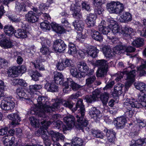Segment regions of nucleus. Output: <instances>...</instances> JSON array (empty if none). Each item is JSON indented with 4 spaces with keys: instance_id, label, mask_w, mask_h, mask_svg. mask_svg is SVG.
<instances>
[{
    "instance_id": "1",
    "label": "nucleus",
    "mask_w": 146,
    "mask_h": 146,
    "mask_svg": "<svg viewBox=\"0 0 146 146\" xmlns=\"http://www.w3.org/2000/svg\"><path fill=\"white\" fill-rule=\"evenodd\" d=\"M73 112L77 111V114L76 116L77 119L76 121L75 122L74 117L69 115L64 117V120L69 128H71L74 125L80 129H81L84 131V129L89 131L90 130V128L88 126V121L84 119V116L85 114V110L84 106L83 103V100L79 99L78 100L75 108H74L72 110Z\"/></svg>"
},
{
    "instance_id": "2",
    "label": "nucleus",
    "mask_w": 146,
    "mask_h": 146,
    "mask_svg": "<svg viewBox=\"0 0 146 146\" xmlns=\"http://www.w3.org/2000/svg\"><path fill=\"white\" fill-rule=\"evenodd\" d=\"M136 72L137 71L135 70H132L129 72L126 70L121 72H118L115 74L116 77L115 79V80L117 82L119 81L123 78V76L125 75V76L126 78L125 79L129 80V81L126 83L125 85L127 86H127L129 87L135 80Z\"/></svg>"
},
{
    "instance_id": "3",
    "label": "nucleus",
    "mask_w": 146,
    "mask_h": 146,
    "mask_svg": "<svg viewBox=\"0 0 146 146\" xmlns=\"http://www.w3.org/2000/svg\"><path fill=\"white\" fill-rule=\"evenodd\" d=\"M106 8L110 13L119 14L123 11L124 6L119 1H113L107 4Z\"/></svg>"
},
{
    "instance_id": "4",
    "label": "nucleus",
    "mask_w": 146,
    "mask_h": 146,
    "mask_svg": "<svg viewBox=\"0 0 146 146\" xmlns=\"http://www.w3.org/2000/svg\"><path fill=\"white\" fill-rule=\"evenodd\" d=\"M13 100L14 99L11 96L5 97L2 101L0 107L2 110L5 111L12 110L15 107V103Z\"/></svg>"
},
{
    "instance_id": "5",
    "label": "nucleus",
    "mask_w": 146,
    "mask_h": 146,
    "mask_svg": "<svg viewBox=\"0 0 146 146\" xmlns=\"http://www.w3.org/2000/svg\"><path fill=\"white\" fill-rule=\"evenodd\" d=\"M41 123L42 125L37 131V136L41 135V137L43 140L48 139L50 134L47 131V129L50 125V122L49 121H42L41 122Z\"/></svg>"
},
{
    "instance_id": "6",
    "label": "nucleus",
    "mask_w": 146,
    "mask_h": 146,
    "mask_svg": "<svg viewBox=\"0 0 146 146\" xmlns=\"http://www.w3.org/2000/svg\"><path fill=\"white\" fill-rule=\"evenodd\" d=\"M0 46L3 48H10L13 46V43L5 34L0 35Z\"/></svg>"
},
{
    "instance_id": "7",
    "label": "nucleus",
    "mask_w": 146,
    "mask_h": 146,
    "mask_svg": "<svg viewBox=\"0 0 146 146\" xmlns=\"http://www.w3.org/2000/svg\"><path fill=\"white\" fill-rule=\"evenodd\" d=\"M66 47L64 41L61 39H57L54 42L53 47L55 52H61L66 49Z\"/></svg>"
},
{
    "instance_id": "8",
    "label": "nucleus",
    "mask_w": 146,
    "mask_h": 146,
    "mask_svg": "<svg viewBox=\"0 0 146 146\" xmlns=\"http://www.w3.org/2000/svg\"><path fill=\"white\" fill-rule=\"evenodd\" d=\"M47 99L45 97L43 96H39L37 99V111L38 110V109H39L40 111L43 112H46L45 109L48 106L46 105V102H47Z\"/></svg>"
},
{
    "instance_id": "9",
    "label": "nucleus",
    "mask_w": 146,
    "mask_h": 146,
    "mask_svg": "<svg viewBox=\"0 0 146 146\" xmlns=\"http://www.w3.org/2000/svg\"><path fill=\"white\" fill-rule=\"evenodd\" d=\"M52 101L53 102H54L52 106L48 105L47 108L45 109L46 112H51L54 111L60 108V106L62 104V100L58 99H53Z\"/></svg>"
},
{
    "instance_id": "10",
    "label": "nucleus",
    "mask_w": 146,
    "mask_h": 146,
    "mask_svg": "<svg viewBox=\"0 0 146 146\" xmlns=\"http://www.w3.org/2000/svg\"><path fill=\"white\" fill-rule=\"evenodd\" d=\"M103 131L106 133L108 142L110 143H113L116 138V133L115 131L112 129H108L106 127L104 128Z\"/></svg>"
},
{
    "instance_id": "11",
    "label": "nucleus",
    "mask_w": 146,
    "mask_h": 146,
    "mask_svg": "<svg viewBox=\"0 0 146 146\" xmlns=\"http://www.w3.org/2000/svg\"><path fill=\"white\" fill-rule=\"evenodd\" d=\"M141 104L136 101L134 99H130L129 102H124L123 106L127 110H132V108H139Z\"/></svg>"
},
{
    "instance_id": "12",
    "label": "nucleus",
    "mask_w": 146,
    "mask_h": 146,
    "mask_svg": "<svg viewBox=\"0 0 146 146\" xmlns=\"http://www.w3.org/2000/svg\"><path fill=\"white\" fill-rule=\"evenodd\" d=\"M19 27L21 29H17L15 31L14 35L15 37L18 38H24L27 37L26 29L27 28L25 24Z\"/></svg>"
},
{
    "instance_id": "13",
    "label": "nucleus",
    "mask_w": 146,
    "mask_h": 146,
    "mask_svg": "<svg viewBox=\"0 0 146 146\" xmlns=\"http://www.w3.org/2000/svg\"><path fill=\"white\" fill-rule=\"evenodd\" d=\"M31 114L34 115L29 118L30 123L32 126L36 128V104H34V106L32 107L31 108Z\"/></svg>"
},
{
    "instance_id": "14",
    "label": "nucleus",
    "mask_w": 146,
    "mask_h": 146,
    "mask_svg": "<svg viewBox=\"0 0 146 146\" xmlns=\"http://www.w3.org/2000/svg\"><path fill=\"white\" fill-rule=\"evenodd\" d=\"M114 123L116 128L121 129L125 127L127 123V119L123 116L117 117L114 120Z\"/></svg>"
},
{
    "instance_id": "15",
    "label": "nucleus",
    "mask_w": 146,
    "mask_h": 146,
    "mask_svg": "<svg viewBox=\"0 0 146 146\" xmlns=\"http://www.w3.org/2000/svg\"><path fill=\"white\" fill-rule=\"evenodd\" d=\"M100 91L96 90L92 92V95H87L85 97V99L87 102L91 103L93 102L98 100L100 97Z\"/></svg>"
},
{
    "instance_id": "16",
    "label": "nucleus",
    "mask_w": 146,
    "mask_h": 146,
    "mask_svg": "<svg viewBox=\"0 0 146 146\" xmlns=\"http://www.w3.org/2000/svg\"><path fill=\"white\" fill-rule=\"evenodd\" d=\"M89 115L92 118L99 121L102 117L100 111L95 107H92L90 109L89 113Z\"/></svg>"
},
{
    "instance_id": "17",
    "label": "nucleus",
    "mask_w": 146,
    "mask_h": 146,
    "mask_svg": "<svg viewBox=\"0 0 146 146\" xmlns=\"http://www.w3.org/2000/svg\"><path fill=\"white\" fill-rule=\"evenodd\" d=\"M90 63L92 65H95L98 67V68L108 69V62L104 59L97 60L95 64L93 61H89Z\"/></svg>"
},
{
    "instance_id": "18",
    "label": "nucleus",
    "mask_w": 146,
    "mask_h": 146,
    "mask_svg": "<svg viewBox=\"0 0 146 146\" xmlns=\"http://www.w3.org/2000/svg\"><path fill=\"white\" fill-rule=\"evenodd\" d=\"M104 56L106 58H111L114 55L113 50L109 46H105L102 49Z\"/></svg>"
},
{
    "instance_id": "19",
    "label": "nucleus",
    "mask_w": 146,
    "mask_h": 146,
    "mask_svg": "<svg viewBox=\"0 0 146 146\" xmlns=\"http://www.w3.org/2000/svg\"><path fill=\"white\" fill-rule=\"evenodd\" d=\"M99 52V50L96 47L92 46H88L86 50L87 53L93 58L97 57Z\"/></svg>"
},
{
    "instance_id": "20",
    "label": "nucleus",
    "mask_w": 146,
    "mask_h": 146,
    "mask_svg": "<svg viewBox=\"0 0 146 146\" xmlns=\"http://www.w3.org/2000/svg\"><path fill=\"white\" fill-rule=\"evenodd\" d=\"M50 134L53 142L58 141L59 140L62 141H63L64 140V136L62 133L58 132H54L53 131L51 130L50 132Z\"/></svg>"
},
{
    "instance_id": "21",
    "label": "nucleus",
    "mask_w": 146,
    "mask_h": 146,
    "mask_svg": "<svg viewBox=\"0 0 146 146\" xmlns=\"http://www.w3.org/2000/svg\"><path fill=\"white\" fill-rule=\"evenodd\" d=\"M7 117L10 120L12 121L13 125H18L21 121V118L17 113H14L9 115Z\"/></svg>"
},
{
    "instance_id": "22",
    "label": "nucleus",
    "mask_w": 146,
    "mask_h": 146,
    "mask_svg": "<svg viewBox=\"0 0 146 146\" xmlns=\"http://www.w3.org/2000/svg\"><path fill=\"white\" fill-rule=\"evenodd\" d=\"M17 94L20 98H24L28 100L29 101L30 97V94L29 93H26L24 90L21 88H18L16 90Z\"/></svg>"
},
{
    "instance_id": "23",
    "label": "nucleus",
    "mask_w": 146,
    "mask_h": 146,
    "mask_svg": "<svg viewBox=\"0 0 146 146\" xmlns=\"http://www.w3.org/2000/svg\"><path fill=\"white\" fill-rule=\"evenodd\" d=\"M44 87L48 91L53 92H58V86L53 82L46 83Z\"/></svg>"
},
{
    "instance_id": "24",
    "label": "nucleus",
    "mask_w": 146,
    "mask_h": 146,
    "mask_svg": "<svg viewBox=\"0 0 146 146\" xmlns=\"http://www.w3.org/2000/svg\"><path fill=\"white\" fill-rule=\"evenodd\" d=\"M26 20L28 22L32 23H35L36 21V15L35 13L30 11L25 15Z\"/></svg>"
},
{
    "instance_id": "25",
    "label": "nucleus",
    "mask_w": 146,
    "mask_h": 146,
    "mask_svg": "<svg viewBox=\"0 0 146 146\" xmlns=\"http://www.w3.org/2000/svg\"><path fill=\"white\" fill-rule=\"evenodd\" d=\"M90 35L92 38L96 41L100 42L103 40V36L98 31L94 29L91 30Z\"/></svg>"
},
{
    "instance_id": "26",
    "label": "nucleus",
    "mask_w": 146,
    "mask_h": 146,
    "mask_svg": "<svg viewBox=\"0 0 146 146\" xmlns=\"http://www.w3.org/2000/svg\"><path fill=\"white\" fill-rule=\"evenodd\" d=\"M77 67L79 70L81 72L86 73L89 70V68L86 63L84 61L78 62Z\"/></svg>"
},
{
    "instance_id": "27",
    "label": "nucleus",
    "mask_w": 146,
    "mask_h": 146,
    "mask_svg": "<svg viewBox=\"0 0 146 146\" xmlns=\"http://www.w3.org/2000/svg\"><path fill=\"white\" fill-rule=\"evenodd\" d=\"M112 29V33L111 32L109 34V36H107L108 38L112 41L115 39V36L114 34L120 32V29L119 27L117 25H116L113 27L111 28Z\"/></svg>"
},
{
    "instance_id": "28",
    "label": "nucleus",
    "mask_w": 146,
    "mask_h": 146,
    "mask_svg": "<svg viewBox=\"0 0 146 146\" xmlns=\"http://www.w3.org/2000/svg\"><path fill=\"white\" fill-rule=\"evenodd\" d=\"M77 7L74 4H72L70 7V10L73 12L72 15L74 17L76 18H80L82 15L80 13V11L77 10Z\"/></svg>"
},
{
    "instance_id": "29",
    "label": "nucleus",
    "mask_w": 146,
    "mask_h": 146,
    "mask_svg": "<svg viewBox=\"0 0 146 146\" xmlns=\"http://www.w3.org/2000/svg\"><path fill=\"white\" fill-rule=\"evenodd\" d=\"M3 143L5 146H11L14 142L15 137L12 136H4Z\"/></svg>"
},
{
    "instance_id": "30",
    "label": "nucleus",
    "mask_w": 146,
    "mask_h": 146,
    "mask_svg": "<svg viewBox=\"0 0 146 146\" xmlns=\"http://www.w3.org/2000/svg\"><path fill=\"white\" fill-rule=\"evenodd\" d=\"M95 19V15L92 13L90 14L87 16L86 20V22L88 25L93 27L94 25Z\"/></svg>"
},
{
    "instance_id": "31",
    "label": "nucleus",
    "mask_w": 146,
    "mask_h": 146,
    "mask_svg": "<svg viewBox=\"0 0 146 146\" xmlns=\"http://www.w3.org/2000/svg\"><path fill=\"white\" fill-rule=\"evenodd\" d=\"M75 29L77 31H81L84 27V23L82 20L75 21L72 23Z\"/></svg>"
},
{
    "instance_id": "32",
    "label": "nucleus",
    "mask_w": 146,
    "mask_h": 146,
    "mask_svg": "<svg viewBox=\"0 0 146 146\" xmlns=\"http://www.w3.org/2000/svg\"><path fill=\"white\" fill-rule=\"evenodd\" d=\"M54 82L57 84H62L63 82V76L62 74L60 72L56 73L54 76Z\"/></svg>"
},
{
    "instance_id": "33",
    "label": "nucleus",
    "mask_w": 146,
    "mask_h": 146,
    "mask_svg": "<svg viewBox=\"0 0 146 146\" xmlns=\"http://www.w3.org/2000/svg\"><path fill=\"white\" fill-rule=\"evenodd\" d=\"M4 31L5 34L8 36H11L14 33L15 30L14 27L11 25H5L4 28Z\"/></svg>"
},
{
    "instance_id": "34",
    "label": "nucleus",
    "mask_w": 146,
    "mask_h": 146,
    "mask_svg": "<svg viewBox=\"0 0 146 146\" xmlns=\"http://www.w3.org/2000/svg\"><path fill=\"white\" fill-rule=\"evenodd\" d=\"M123 86V85L121 84H117L114 87L113 94H115L117 96L121 95L122 93V89Z\"/></svg>"
},
{
    "instance_id": "35",
    "label": "nucleus",
    "mask_w": 146,
    "mask_h": 146,
    "mask_svg": "<svg viewBox=\"0 0 146 146\" xmlns=\"http://www.w3.org/2000/svg\"><path fill=\"white\" fill-rule=\"evenodd\" d=\"M121 18L122 19V22H126L131 21L132 17L131 14L129 12H126L124 13L120 16Z\"/></svg>"
},
{
    "instance_id": "36",
    "label": "nucleus",
    "mask_w": 146,
    "mask_h": 146,
    "mask_svg": "<svg viewBox=\"0 0 146 146\" xmlns=\"http://www.w3.org/2000/svg\"><path fill=\"white\" fill-rule=\"evenodd\" d=\"M67 81L69 85L70 86L72 89L74 91L77 90L81 88L80 85L74 82L70 78H68Z\"/></svg>"
},
{
    "instance_id": "37",
    "label": "nucleus",
    "mask_w": 146,
    "mask_h": 146,
    "mask_svg": "<svg viewBox=\"0 0 146 146\" xmlns=\"http://www.w3.org/2000/svg\"><path fill=\"white\" fill-rule=\"evenodd\" d=\"M108 69L98 68L96 72V76L98 78H102L107 74Z\"/></svg>"
},
{
    "instance_id": "38",
    "label": "nucleus",
    "mask_w": 146,
    "mask_h": 146,
    "mask_svg": "<svg viewBox=\"0 0 146 146\" xmlns=\"http://www.w3.org/2000/svg\"><path fill=\"white\" fill-rule=\"evenodd\" d=\"M88 76V78L86 79L85 85L91 87L92 86V84L96 81V78L95 76Z\"/></svg>"
},
{
    "instance_id": "39",
    "label": "nucleus",
    "mask_w": 146,
    "mask_h": 146,
    "mask_svg": "<svg viewBox=\"0 0 146 146\" xmlns=\"http://www.w3.org/2000/svg\"><path fill=\"white\" fill-rule=\"evenodd\" d=\"M98 27L99 31L104 35H109L108 33L110 34L111 33V29L108 26L106 27L102 25H99Z\"/></svg>"
},
{
    "instance_id": "40",
    "label": "nucleus",
    "mask_w": 146,
    "mask_h": 146,
    "mask_svg": "<svg viewBox=\"0 0 146 146\" xmlns=\"http://www.w3.org/2000/svg\"><path fill=\"white\" fill-rule=\"evenodd\" d=\"M109 94L106 92H104L101 95L100 94L99 98H100V100L104 105H106L107 103L109 98Z\"/></svg>"
},
{
    "instance_id": "41",
    "label": "nucleus",
    "mask_w": 146,
    "mask_h": 146,
    "mask_svg": "<svg viewBox=\"0 0 146 146\" xmlns=\"http://www.w3.org/2000/svg\"><path fill=\"white\" fill-rule=\"evenodd\" d=\"M133 29L129 27H125L122 29L121 33L124 36H127L130 35L133 32Z\"/></svg>"
},
{
    "instance_id": "42",
    "label": "nucleus",
    "mask_w": 146,
    "mask_h": 146,
    "mask_svg": "<svg viewBox=\"0 0 146 146\" xmlns=\"http://www.w3.org/2000/svg\"><path fill=\"white\" fill-rule=\"evenodd\" d=\"M10 20L12 22L19 24V26L24 25V24L21 21V20L19 17L17 18L16 16H9L8 17Z\"/></svg>"
},
{
    "instance_id": "43",
    "label": "nucleus",
    "mask_w": 146,
    "mask_h": 146,
    "mask_svg": "<svg viewBox=\"0 0 146 146\" xmlns=\"http://www.w3.org/2000/svg\"><path fill=\"white\" fill-rule=\"evenodd\" d=\"M70 73L73 76L76 78H81V74L78 72L76 67L74 65L70 68Z\"/></svg>"
},
{
    "instance_id": "44",
    "label": "nucleus",
    "mask_w": 146,
    "mask_h": 146,
    "mask_svg": "<svg viewBox=\"0 0 146 146\" xmlns=\"http://www.w3.org/2000/svg\"><path fill=\"white\" fill-rule=\"evenodd\" d=\"M91 132L93 135L97 138L103 139L104 136V134L99 130L93 129Z\"/></svg>"
},
{
    "instance_id": "45",
    "label": "nucleus",
    "mask_w": 146,
    "mask_h": 146,
    "mask_svg": "<svg viewBox=\"0 0 146 146\" xmlns=\"http://www.w3.org/2000/svg\"><path fill=\"white\" fill-rule=\"evenodd\" d=\"M145 144L144 146H146V138L140 139L135 141V142L133 144L130 145V146H143Z\"/></svg>"
},
{
    "instance_id": "46",
    "label": "nucleus",
    "mask_w": 146,
    "mask_h": 146,
    "mask_svg": "<svg viewBox=\"0 0 146 146\" xmlns=\"http://www.w3.org/2000/svg\"><path fill=\"white\" fill-rule=\"evenodd\" d=\"M135 88L140 91V92H146V84L144 83L138 82L135 85Z\"/></svg>"
},
{
    "instance_id": "47",
    "label": "nucleus",
    "mask_w": 146,
    "mask_h": 146,
    "mask_svg": "<svg viewBox=\"0 0 146 146\" xmlns=\"http://www.w3.org/2000/svg\"><path fill=\"white\" fill-rule=\"evenodd\" d=\"M72 143L74 146H82L84 141L81 138L76 137L72 140Z\"/></svg>"
},
{
    "instance_id": "48",
    "label": "nucleus",
    "mask_w": 146,
    "mask_h": 146,
    "mask_svg": "<svg viewBox=\"0 0 146 146\" xmlns=\"http://www.w3.org/2000/svg\"><path fill=\"white\" fill-rule=\"evenodd\" d=\"M68 46V53L70 54H75L76 52V49L75 44L72 42H69Z\"/></svg>"
},
{
    "instance_id": "49",
    "label": "nucleus",
    "mask_w": 146,
    "mask_h": 146,
    "mask_svg": "<svg viewBox=\"0 0 146 146\" xmlns=\"http://www.w3.org/2000/svg\"><path fill=\"white\" fill-rule=\"evenodd\" d=\"M28 93H29L30 95L34 97V95L36 94V85H31L29 86V89L27 90Z\"/></svg>"
},
{
    "instance_id": "50",
    "label": "nucleus",
    "mask_w": 146,
    "mask_h": 146,
    "mask_svg": "<svg viewBox=\"0 0 146 146\" xmlns=\"http://www.w3.org/2000/svg\"><path fill=\"white\" fill-rule=\"evenodd\" d=\"M132 44L137 47L141 46L143 44V40L141 38H137L133 42Z\"/></svg>"
},
{
    "instance_id": "51",
    "label": "nucleus",
    "mask_w": 146,
    "mask_h": 146,
    "mask_svg": "<svg viewBox=\"0 0 146 146\" xmlns=\"http://www.w3.org/2000/svg\"><path fill=\"white\" fill-rule=\"evenodd\" d=\"M62 61L65 68L68 67L71 68L74 65L73 62L70 59L66 58Z\"/></svg>"
},
{
    "instance_id": "52",
    "label": "nucleus",
    "mask_w": 146,
    "mask_h": 146,
    "mask_svg": "<svg viewBox=\"0 0 146 146\" xmlns=\"http://www.w3.org/2000/svg\"><path fill=\"white\" fill-rule=\"evenodd\" d=\"M13 82L15 84H18L21 86H27V84L25 81L23 79L15 78L13 80Z\"/></svg>"
},
{
    "instance_id": "53",
    "label": "nucleus",
    "mask_w": 146,
    "mask_h": 146,
    "mask_svg": "<svg viewBox=\"0 0 146 146\" xmlns=\"http://www.w3.org/2000/svg\"><path fill=\"white\" fill-rule=\"evenodd\" d=\"M62 104L65 107L68 108L72 110L73 109L72 107H73L74 104L71 102L67 101L66 100H62Z\"/></svg>"
},
{
    "instance_id": "54",
    "label": "nucleus",
    "mask_w": 146,
    "mask_h": 146,
    "mask_svg": "<svg viewBox=\"0 0 146 146\" xmlns=\"http://www.w3.org/2000/svg\"><path fill=\"white\" fill-rule=\"evenodd\" d=\"M146 69V60H142L141 61V64L138 68L139 70H142V75L145 76L146 74V72L143 71L145 69Z\"/></svg>"
},
{
    "instance_id": "55",
    "label": "nucleus",
    "mask_w": 146,
    "mask_h": 146,
    "mask_svg": "<svg viewBox=\"0 0 146 146\" xmlns=\"http://www.w3.org/2000/svg\"><path fill=\"white\" fill-rule=\"evenodd\" d=\"M138 100L140 102H145L146 99V92H140L138 96Z\"/></svg>"
},
{
    "instance_id": "56",
    "label": "nucleus",
    "mask_w": 146,
    "mask_h": 146,
    "mask_svg": "<svg viewBox=\"0 0 146 146\" xmlns=\"http://www.w3.org/2000/svg\"><path fill=\"white\" fill-rule=\"evenodd\" d=\"M53 127L54 128H56L58 129H61L63 123L62 121L58 120L56 121L53 122Z\"/></svg>"
},
{
    "instance_id": "57",
    "label": "nucleus",
    "mask_w": 146,
    "mask_h": 146,
    "mask_svg": "<svg viewBox=\"0 0 146 146\" xmlns=\"http://www.w3.org/2000/svg\"><path fill=\"white\" fill-rule=\"evenodd\" d=\"M94 13L96 15H100L104 11V9L101 7V5L95 6Z\"/></svg>"
},
{
    "instance_id": "58",
    "label": "nucleus",
    "mask_w": 146,
    "mask_h": 146,
    "mask_svg": "<svg viewBox=\"0 0 146 146\" xmlns=\"http://www.w3.org/2000/svg\"><path fill=\"white\" fill-rule=\"evenodd\" d=\"M64 87L63 89V91L64 93H67L70 90V88H69V85L67 81H65L62 84Z\"/></svg>"
},
{
    "instance_id": "59",
    "label": "nucleus",
    "mask_w": 146,
    "mask_h": 146,
    "mask_svg": "<svg viewBox=\"0 0 146 146\" xmlns=\"http://www.w3.org/2000/svg\"><path fill=\"white\" fill-rule=\"evenodd\" d=\"M38 15H42L43 16V19L45 21H47L48 23L49 22V21H50L51 19V17L49 14L46 13H39L37 14Z\"/></svg>"
},
{
    "instance_id": "60",
    "label": "nucleus",
    "mask_w": 146,
    "mask_h": 146,
    "mask_svg": "<svg viewBox=\"0 0 146 146\" xmlns=\"http://www.w3.org/2000/svg\"><path fill=\"white\" fill-rule=\"evenodd\" d=\"M40 27L44 31L47 30H49L50 28V25L45 22H42L40 24Z\"/></svg>"
},
{
    "instance_id": "61",
    "label": "nucleus",
    "mask_w": 146,
    "mask_h": 146,
    "mask_svg": "<svg viewBox=\"0 0 146 146\" xmlns=\"http://www.w3.org/2000/svg\"><path fill=\"white\" fill-rule=\"evenodd\" d=\"M40 52L43 54H45L49 53L50 50L48 47L42 45V47L40 49Z\"/></svg>"
},
{
    "instance_id": "62",
    "label": "nucleus",
    "mask_w": 146,
    "mask_h": 146,
    "mask_svg": "<svg viewBox=\"0 0 146 146\" xmlns=\"http://www.w3.org/2000/svg\"><path fill=\"white\" fill-rule=\"evenodd\" d=\"M56 67L57 69L59 70H64L65 68V67L63 61H62L61 62L59 61L58 62L56 65Z\"/></svg>"
},
{
    "instance_id": "63",
    "label": "nucleus",
    "mask_w": 146,
    "mask_h": 146,
    "mask_svg": "<svg viewBox=\"0 0 146 146\" xmlns=\"http://www.w3.org/2000/svg\"><path fill=\"white\" fill-rule=\"evenodd\" d=\"M82 8L88 11H90V5L86 2H83L82 3Z\"/></svg>"
},
{
    "instance_id": "64",
    "label": "nucleus",
    "mask_w": 146,
    "mask_h": 146,
    "mask_svg": "<svg viewBox=\"0 0 146 146\" xmlns=\"http://www.w3.org/2000/svg\"><path fill=\"white\" fill-rule=\"evenodd\" d=\"M8 128L7 127H5L0 129V135L3 136L6 135L8 131Z\"/></svg>"
}]
</instances>
